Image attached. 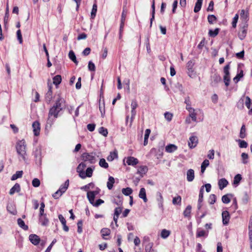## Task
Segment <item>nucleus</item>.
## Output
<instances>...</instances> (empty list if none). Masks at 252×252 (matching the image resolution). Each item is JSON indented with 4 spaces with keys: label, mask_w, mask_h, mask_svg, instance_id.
I'll return each mask as SVG.
<instances>
[{
    "label": "nucleus",
    "mask_w": 252,
    "mask_h": 252,
    "mask_svg": "<svg viewBox=\"0 0 252 252\" xmlns=\"http://www.w3.org/2000/svg\"><path fill=\"white\" fill-rule=\"evenodd\" d=\"M17 153L19 156V160H25L26 159V144L24 140L19 141L16 145Z\"/></svg>",
    "instance_id": "nucleus-1"
},
{
    "label": "nucleus",
    "mask_w": 252,
    "mask_h": 252,
    "mask_svg": "<svg viewBox=\"0 0 252 252\" xmlns=\"http://www.w3.org/2000/svg\"><path fill=\"white\" fill-rule=\"evenodd\" d=\"M60 111H61L57 109L54 106L51 108L49 112L47 124L51 126L54 121V120L52 119V117H53L55 119L57 118Z\"/></svg>",
    "instance_id": "nucleus-2"
},
{
    "label": "nucleus",
    "mask_w": 252,
    "mask_h": 252,
    "mask_svg": "<svg viewBox=\"0 0 252 252\" xmlns=\"http://www.w3.org/2000/svg\"><path fill=\"white\" fill-rule=\"evenodd\" d=\"M81 158L84 161L91 164L94 163L96 161L95 154L93 153H84L82 155Z\"/></svg>",
    "instance_id": "nucleus-3"
},
{
    "label": "nucleus",
    "mask_w": 252,
    "mask_h": 252,
    "mask_svg": "<svg viewBox=\"0 0 252 252\" xmlns=\"http://www.w3.org/2000/svg\"><path fill=\"white\" fill-rule=\"evenodd\" d=\"M229 64L226 65L223 68V72L224 74L223 76V81L224 82L225 85L226 87H228L229 86L230 80V72L229 71Z\"/></svg>",
    "instance_id": "nucleus-4"
},
{
    "label": "nucleus",
    "mask_w": 252,
    "mask_h": 252,
    "mask_svg": "<svg viewBox=\"0 0 252 252\" xmlns=\"http://www.w3.org/2000/svg\"><path fill=\"white\" fill-rule=\"evenodd\" d=\"M248 26V24L247 23H242V26L241 27L238 34L240 39L243 40L246 36Z\"/></svg>",
    "instance_id": "nucleus-5"
},
{
    "label": "nucleus",
    "mask_w": 252,
    "mask_h": 252,
    "mask_svg": "<svg viewBox=\"0 0 252 252\" xmlns=\"http://www.w3.org/2000/svg\"><path fill=\"white\" fill-rule=\"evenodd\" d=\"M53 106L62 111L65 107V101L64 98L59 96L58 99L56 100L55 104Z\"/></svg>",
    "instance_id": "nucleus-6"
},
{
    "label": "nucleus",
    "mask_w": 252,
    "mask_h": 252,
    "mask_svg": "<svg viewBox=\"0 0 252 252\" xmlns=\"http://www.w3.org/2000/svg\"><path fill=\"white\" fill-rule=\"evenodd\" d=\"M198 143V138L195 136H191L188 141V145L190 149L195 148Z\"/></svg>",
    "instance_id": "nucleus-7"
},
{
    "label": "nucleus",
    "mask_w": 252,
    "mask_h": 252,
    "mask_svg": "<svg viewBox=\"0 0 252 252\" xmlns=\"http://www.w3.org/2000/svg\"><path fill=\"white\" fill-rule=\"evenodd\" d=\"M32 127L35 136H38L40 131V124L38 121H35L32 123Z\"/></svg>",
    "instance_id": "nucleus-8"
},
{
    "label": "nucleus",
    "mask_w": 252,
    "mask_h": 252,
    "mask_svg": "<svg viewBox=\"0 0 252 252\" xmlns=\"http://www.w3.org/2000/svg\"><path fill=\"white\" fill-rule=\"evenodd\" d=\"M148 167L145 165H142L138 167L136 174L139 175L140 177H143V176L146 174L148 171Z\"/></svg>",
    "instance_id": "nucleus-9"
},
{
    "label": "nucleus",
    "mask_w": 252,
    "mask_h": 252,
    "mask_svg": "<svg viewBox=\"0 0 252 252\" xmlns=\"http://www.w3.org/2000/svg\"><path fill=\"white\" fill-rule=\"evenodd\" d=\"M222 223L224 225H227L230 218L229 212L227 211H224L222 212Z\"/></svg>",
    "instance_id": "nucleus-10"
},
{
    "label": "nucleus",
    "mask_w": 252,
    "mask_h": 252,
    "mask_svg": "<svg viewBox=\"0 0 252 252\" xmlns=\"http://www.w3.org/2000/svg\"><path fill=\"white\" fill-rule=\"evenodd\" d=\"M126 162L128 165L135 166L138 163L139 161L133 157H128L126 158Z\"/></svg>",
    "instance_id": "nucleus-11"
},
{
    "label": "nucleus",
    "mask_w": 252,
    "mask_h": 252,
    "mask_svg": "<svg viewBox=\"0 0 252 252\" xmlns=\"http://www.w3.org/2000/svg\"><path fill=\"white\" fill-rule=\"evenodd\" d=\"M29 239L31 242L34 245H37L40 241V238L35 234H31L29 236Z\"/></svg>",
    "instance_id": "nucleus-12"
},
{
    "label": "nucleus",
    "mask_w": 252,
    "mask_h": 252,
    "mask_svg": "<svg viewBox=\"0 0 252 252\" xmlns=\"http://www.w3.org/2000/svg\"><path fill=\"white\" fill-rule=\"evenodd\" d=\"M192 207L191 205H189L187 206L186 209L183 212V215L185 218H187L188 220H190L191 218V212Z\"/></svg>",
    "instance_id": "nucleus-13"
},
{
    "label": "nucleus",
    "mask_w": 252,
    "mask_h": 252,
    "mask_svg": "<svg viewBox=\"0 0 252 252\" xmlns=\"http://www.w3.org/2000/svg\"><path fill=\"white\" fill-rule=\"evenodd\" d=\"M240 18L243 20V23H247L249 20V12L244 9L242 10L240 13Z\"/></svg>",
    "instance_id": "nucleus-14"
},
{
    "label": "nucleus",
    "mask_w": 252,
    "mask_h": 252,
    "mask_svg": "<svg viewBox=\"0 0 252 252\" xmlns=\"http://www.w3.org/2000/svg\"><path fill=\"white\" fill-rule=\"evenodd\" d=\"M245 105L250 110L249 111V114H252V103H251V99L248 96L245 97Z\"/></svg>",
    "instance_id": "nucleus-15"
},
{
    "label": "nucleus",
    "mask_w": 252,
    "mask_h": 252,
    "mask_svg": "<svg viewBox=\"0 0 252 252\" xmlns=\"http://www.w3.org/2000/svg\"><path fill=\"white\" fill-rule=\"evenodd\" d=\"M139 197L142 199L144 202L148 201V199L146 196V189L144 188H142L139 193Z\"/></svg>",
    "instance_id": "nucleus-16"
},
{
    "label": "nucleus",
    "mask_w": 252,
    "mask_h": 252,
    "mask_svg": "<svg viewBox=\"0 0 252 252\" xmlns=\"http://www.w3.org/2000/svg\"><path fill=\"white\" fill-rule=\"evenodd\" d=\"M187 179L188 182H192L194 178V171L193 169H190L188 170L187 173Z\"/></svg>",
    "instance_id": "nucleus-17"
},
{
    "label": "nucleus",
    "mask_w": 252,
    "mask_h": 252,
    "mask_svg": "<svg viewBox=\"0 0 252 252\" xmlns=\"http://www.w3.org/2000/svg\"><path fill=\"white\" fill-rule=\"evenodd\" d=\"M228 184V181L225 178H222L219 180L218 185L220 190L226 187Z\"/></svg>",
    "instance_id": "nucleus-18"
},
{
    "label": "nucleus",
    "mask_w": 252,
    "mask_h": 252,
    "mask_svg": "<svg viewBox=\"0 0 252 252\" xmlns=\"http://www.w3.org/2000/svg\"><path fill=\"white\" fill-rule=\"evenodd\" d=\"M194 64V62L191 60L189 61L187 64V67L188 70V74L190 77L191 76L190 74L192 73L193 72V67Z\"/></svg>",
    "instance_id": "nucleus-19"
},
{
    "label": "nucleus",
    "mask_w": 252,
    "mask_h": 252,
    "mask_svg": "<svg viewBox=\"0 0 252 252\" xmlns=\"http://www.w3.org/2000/svg\"><path fill=\"white\" fill-rule=\"evenodd\" d=\"M39 220L41 225L43 226H46L48 224L49 220L46 217V214H43L42 216H39Z\"/></svg>",
    "instance_id": "nucleus-20"
},
{
    "label": "nucleus",
    "mask_w": 252,
    "mask_h": 252,
    "mask_svg": "<svg viewBox=\"0 0 252 252\" xmlns=\"http://www.w3.org/2000/svg\"><path fill=\"white\" fill-rule=\"evenodd\" d=\"M157 200L158 202V205L159 208H162L163 207V198L162 196V194L160 192H157Z\"/></svg>",
    "instance_id": "nucleus-21"
},
{
    "label": "nucleus",
    "mask_w": 252,
    "mask_h": 252,
    "mask_svg": "<svg viewBox=\"0 0 252 252\" xmlns=\"http://www.w3.org/2000/svg\"><path fill=\"white\" fill-rule=\"evenodd\" d=\"M177 149V147L174 144H169L165 147V151L171 153Z\"/></svg>",
    "instance_id": "nucleus-22"
},
{
    "label": "nucleus",
    "mask_w": 252,
    "mask_h": 252,
    "mask_svg": "<svg viewBox=\"0 0 252 252\" xmlns=\"http://www.w3.org/2000/svg\"><path fill=\"white\" fill-rule=\"evenodd\" d=\"M49 81H50V80H49L48 82V91L46 94V99H48L49 101H50V100L52 98V84H49Z\"/></svg>",
    "instance_id": "nucleus-23"
},
{
    "label": "nucleus",
    "mask_w": 252,
    "mask_h": 252,
    "mask_svg": "<svg viewBox=\"0 0 252 252\" xmlns=\"http://www.w3.org/2000/svg\"><path fill=\"white\" fill-rule=\"evenodd\" d=\"M20 191V186L19 184L16 183L14 186L10 189L9 194L10 195L13 194L15 192H19Z\"/></svg>",
    "instance_id": "nucleus-24"
},
{
    "label": "nucleus",
    "mask_w": 252,
    "mask_h": 252,
    "mask_svg": "<svg viewBox=\"0 0 252 252\" xmlns=\"http://www.w3.org/2000/svg\"><path fill=\"white\" fill-rule=\"evenodd\" d=\"M87 196L90 203L91 204H94V198L95 196V195L94 194V192H92L91 191H88Z\"/></svg>",
    "instance_id": "nucleus-25"
},
{
    "label": "nucleus",
    "mask_w": 252,
    "mask_h": 252,
    "mask_svg": "<svg viewBox=\"0 0 252 252\" xmlns=\"http://www.w3.org/2000/svg\"><path fill=\"white\" fill-rule=\"evenodd\" d=\"M203 0H197L194 8V12L197 13L199 12L201 8Z\"/></svg>",
    "instance_id": "nucleus-26"
},
{
    "label": "nucleus",
    "mask_w": 252,
    "mask_h": 252,
    "mask_svg": "<svg viewBox=\"0 0 252 252\" xmlns=\"http://www.w3.org/2000/svg\"><path fill=\"white\" fill-rule=\"evenodd\" d=\"M115 183V179L112 176H109L108 181L107 183V187L109 189H111L113 187V184Z\"/></svg>",
    "instance_id": "nucleus-27"
},
{
    "label": "nucleus",
    "mask_w": 252,
    "mask_h": 252,
    "mask_svg": "<svg viewBox=\"0 0 252 252\" xmlns=\"http://www.w3.org/2000/svg\"><path fill=\"white\" fill-rule=\"evenodd\" d=\"M209 165V161L206 159H205L201 164V172L203 173L207 166Z\"/></svg>",
    "instance_id": "nucleus-28"
},
{
    "label": "nucleus",
    "mask_w": 252,
    "mask_h": 252,
    "mask_svg": "<svg viewBox=\"0 0 252 252\" xmlns=\"http://www.w3.org/2000/svg\"><path fill=\"white\" fill-rule=\"evenodd\" d=\"M244 76L243 71L241 69L240 71V72L237 73L236 76L233 78V81L235 83H237L240 80L241 78H242Z\"/></svg>",
    "instance_id": "nucleus-29"
},
{
    "label": "nucleus",
    "mask_w": 252,
    "mask_h": 252,
    "mask_svg": "<svg viewBox=\"0 0 252 252\" xmlns=\"http://www.w3.org/2000/svg\"><path fill=\"white\" fill-rule=\"evenodd\" d=\"M97 4L96 3H94L93 5V8L92 9L91 13V18L92 19H94L96 16V12H97Z\"/></svg>",
    "instance_id": "nucleus-30"
},
{
    "label": "nucleus",
    "mask_w": 252,
    "mask_h": 252,
    "mask_svg": "<svg viewBox=\"0 0 252 252\" xmlns=\"http://www.w3.org/2000/svg\"><path fill=\"white\" fill-rule=\"evenodd\" d=\"M170 231L163 229L161 230L160 236L163 239H166L170 235Z\"/></svg>",
    "instance_id": "nucleus-31"
},
{
    "label": "nucleus",
    "mask_w": 252,
    "mask_h": 252,
    "mask_svg": "<svg viewBox=\"0 0 252 252\" xmlns=\"http://www.w3.org/2000/svg\"><path fill=\"white\" fill-rule=\"evenodd\" d=\"M101 233L102 237L103 239H106L105 236H107L110 235V230L107 228H103L101 230Z\"/></svg>",
    "instance_id": "nucleus-32"
},
{
    "label": "nucleus",
    "mask_w": 252,
    "mask_h": 252,
    "mask_svg": "<svg viewBox=\"0 0 252 252\" xmlns=\"http://www.w3.org/2000/svg\"><path fill=\"white\" fill-rule=\"evenodd\" d=\"M69 186V180H67L63 185L61 186L59 189L63 193L65 192Z\"/></svg>",
    "instance_id": "nucleus-33"
},
{
    "label": "nucleus",
    "mask_w": 252,
    "mask_h": 252,
    "mask_svg": "<svg viewBox=\"0 0 252 252\" xmlns=\"http://www.w3.org/2000/svg\"><path fill=\"white\" fill-rule=\"evenodd\" d=\"M53 84L56 86H58L59 85L62 81V77L60 75H57L54 76L53 78Z\"/></svg>",
    "instance_id": "nucleus-34"
},
{
    "label": "nucleus",
    "mask_w": 252,
    "mask_h": 252,
    "mask_svg": "<svg viewBox=\"0 0 252 252\" xmlns=\"http://www.w3.org/2000/svg\"><path fill=\"white\" fill-rule=\"evenodd\" d=\"M17 222L19 226L23 228L24 230H28V226L25 224L24 221L20 218L17 220Z\"/></svg>",
    "instance_id": "nucleus-35"
},
{
    "label": "nucleus",
    "mask_w": 252,
    "mask_h": 252,
    "mask_svg": "<svg viewBox=\"0 0 252 252\" xmlns=\"http://www.w3.org/2000/svg\"><path fill=\"white\" fill-rule=\"evenodd\" d=\"M23 172L22 171H16V173L13 174L12 175V176L11 177V180L14 181V180L17 179L18 178L22 177V176L23 175Z\"/></svg>",
    "instance_id": "nucleus-36"
},
{
    "label": "nucleus",
    "mask_w": 252,
    "mask_h": 252,
    "mask_svg": "<svg viewBox=\"0 0 252 252\" xmlns=\"http://www.w3.org/2000/svg\"><path fill=\"white\" fill-rule=\"evenodd\" d=\"M116 198L119 199V201H116V198H114L113 200V202L118 206L122 205L123 203V196L121 195H118L116 196Z\"/></svg>",
    "instance_id": "nucleus-37"
},
{
    "label": "nucleus",
    "mask_w": 252,
    "mask_h": 252,
    "mask_svg": "<svg viewBox=\"0 0 252 252\" xmlns=\"http://www.w3.org/2000/svg\"><path fill=\"white\" fill-rule=\"evenodd\" d=\"M132 189L129 187L124 188L122 189V193L126 196H128L132 193Z\"/></svg>",
    "instance_id": "nucleus-38"
},
{
    "label": "nucleus",
    "mask_w": 252,
    "mask_h": 252,
    "mask_svg": "<svg viewBox=\"0 0 252 252\" xmlns=\"http://www.w3.org/2000/svg\"><path fill=\"white\" fill-rule=\"evenodd\" d=\"M219 31L220 29L219 28H216L214 31L212 30H210L208 32V34L210 36L214 37L218 34Z\"/></svg>",
    "instance_id": "nucleus-39"
},
{
    "label": "nucleus",
    "mask_w": 252,
    "mask_h": 252,
    "mask_svg": "<svg viewBox=\"0 0 252 252\" xmlns=\"http://www.w3.org/2000/svg\"><path fill=\"white\" fill-rule=\"evenodd\" d=\"M152 18H151V22H150V27H152V22L153 20L155 19V0H153V2L152 4Z\"/></svg>",
    "instance_id": "nucleus-40"
},
{
    "label": "nucleus",
    "mask_w": 252,
    "mask_h": 252,
    "mask_svg": "<svg viewBox=\"0 0 252 252\" xmlns=\"http://www.w3.org/2000/svg\"><path fill=\"white\" fill-rule=\"evenodd\" d=\"M70 59L72 61L76 64H77L78 61L76 60L75 55L72 51H70L68 54Z\"/></svg>",
    "instance_id": "nucleus-41"
},
{
    "label": "nucleus",
    "mask_w": 252,
    "mask_h": 252,
    "mask_svg": "<svg viewBox=\"0 0 252 252\" xmlns=\"http://www.w3.org/2000/svg\"><path fill=\"white\" fill-rule=\"evenodd\" d=\"M236 141L238 142L240 148H246L248 147V143L244 140L238 139Z\"/></svg>",
    "instance_id": "nucleus-42"
},
{
    "label": "nucleus",
    "mask_w": 252,
    "mask_h": 252,
    "mask_svg": "<svg viewBox=\"0 0 252 252\" xmlns=\"http://www.w3.org/2000/svg\"><path fill=\"white\" fill-rule=\"evenodd\" d=\"M99 165L104 168H107L108 167V164L106 162L104 158H101L99 162Z\"/></svg>",
    "instance_id": "nucleus-43"
},
{
    "label": "nucleus",
    "mask_w": 252,
    "mask_h": 252,
    "mask_svg": "<svg viewBox=\"0 0 252 252\" xmlns=\"http://www.w3.org/2000/svg\"><path fill=\"white\" fill-rule=\"evenodd\" d=\"M241 180H242L241 175L239 174H237L234 177V180H233V184H234V185L239 184Z\"/></svg>",
    "instance_id": "nucleus-44"
},
{
    "label": "nucleus",
    "mask_w": 252,
    "mask_h": 252,
    "mask_svg": "<svg viewBox=\"0 0 252 252\" xmlns=\"http://www.w3.org/2000/svg\"><path fill=\"white\" fill-rule=\"evenodd\" d=\"M117 154L115 152H111L107 159L108 161H111L117 158Z\"/></svg>",
    "instance_id": "nucleus-45"
},
{
    "label": "nucleus",
    "mask_w": 252,
    "mask_h": 252,
    "mask_svg": "<svg viewBox=\"0 0 252 252\" xmlns=\"http://www.w3.org/2000/svg\"><path fill=\"white\" fill-rule=\"evenodd\" d=\"M246 135V127L245 126L243 125L241 128L239 136L241 138H244Z\"/></svg>",
    "instance_id": "nucleus-46"
},
{
    "label": "nucleus",
    "mask_w": 252,
    "mask_h": 252,
    "mask_svg": "<svg viewBox=\"0 0 252 252\" xmlns=\"http://www.w3.org/2000/svg\"><path fill=\"white\" fill-rule=\"evenodd\" d=\"M182 198L180 196L178 195L177 197L173 198L172 203L173 204H181Z\"/></svg>",
    "instance_id": "nucleus-47"
},
{
    "label": "nucleus",
    "mask_w": 252,
    "mask_h": 252,
    "mask_svg": "<svg viewBox=\"0 0 252 252\" xmlns=\"http://www.w3.org/2000/svg\"><path fill=\"white\" fill-rule=\"evenodd\" d=\"M207 235V232L203 230H198L197 231L196 237H201Z\"/></svg>",
    "instance_id": "nucleus-48"
},
{
    "label": "nucleus",
    "mask_w": 252,
    "mask_h": 252,
    "mask_svg": "<svg viewBox=\"0 0 252 252\" xmlns=\"http://www.w3.org/2000/svg\"><path fill=\"white\" fill-rule=\"evenodd\" d=\"M94 186V184L93 183H90L82 187L81 188V189L82 190H84L86 191H88L91 188H93Z\"/></svg>",
    "instance_id": "nucleus-49"
},
{
    "label": "nucleus",
    "mask_w": 252,
    "mask_h": 252,
    "mask_svg": "<svg viewBox=\"0 0 252 252\" xmlns=\"http://www.w3.org/2000/svg\"><path fill=\"white\" fill-rule=\"evenodd\" d=\"M204 186H202L199 191V198L198 202L199 203H201L203 201V192H204V189H203Z\"/></svg>",
    "instance_id": "nucleus-50"
},
{
    "label": "nucleus",
    "mask_w": 252,
    "mask_h": 252,
    "mask_svg": "<svg viewBox=\"0 0 252 252\" xmlns=\"http://www.w3.org/2000/svg\"><path fill=\"white\" fill-rule=\"evenodd\" d=\"M216 20L217 18L214 15H210L208 16V22L211 24H213L216 21Z\"/></svg>",
    "instance_id": "nucleus-51"
},
{
    "label": "nucleus",
    "mask_w": 252,
    "mask_h": 252,
    "mask_svg": "<svg viewBox=\"0 0 252 252\" xmlns=\"http://www.w3.org/2000/svg\"><path fill=\"white\" fill-rule=\"evenodd\" d=\"M248 155L245 153H243L241 155V158L242 159V163L246 164L248 163Z\"/></svg>",
    "instance_id": "nucleus-52"
},
{
    "label": "nucleus",
    "mask_w": 252,
    "mask_h": 252,
    "mask_svg": "<svg viewBox=\"0 0 252 252\" xmlns=\"http://www.w3.org/2000/svg\"><path fill=\"white\" fill-rule=\"evenodd\" d=\"M8 18H9V9H8V6L7 4L6 9L5 16L4 17V23L5 25H6L8 21Z\"/></svg>",
    "instance_id": "nucleus-53"
},
{
    "label": "nucleus",
    "mask_w": 252,
    "mask_h": 252,
    "mask_svg": "<svg viewBox=\"0 0 252 252\" xmlns=\"http://www.w3.org/2000/svg\"><path fill=\"white\" fill-rule=\"evenodd\" d=\"M164 118L167 121L170 122L172 119L173 114L168 112H166L164 113Z\"/></svg>",
    "instance_id": "nucleus-54"
},
{
    "label": "nucleus",
    "mask_w": 252,
    "mask_h": 252,
    "mask_svg": "<svg viewBox=\"0 0 252 252\" xmlns=\"http://www.w3.org/2000/svg\"><path fill=\"white\" fill-rule=\"evenodd\" d=\"M216 201V196L214 194H212L210 195L209 198V202L210 204H214Z\"/></svg>",
    "instance_id": "nucleus-55"
},
{
    "label": "nucleus",
    "mask_w": 252,
    "mask_h": 252,
    "mask_svg": "<svg viewBox=\"0 0 252 252\" xmlns=\"http://www.w3.org/2000/svg\"><path fill=\"white\" fill-rule=\"evenodd\" d=\"M229 194L224 195L222 196L221 200L223 203L227 204L230 202V199L228 197Z\"/></svg>",
    "instance_id": "nucleus-56"
},
{
    "label": "nucleus",
    "mask_w": 252,
    "mask_h": 252,
    "mask_svg": "<svg viewBox=\"0 0 252 252\" xmlns=\"http://www.w3.org/2000/svg\"><path fill=\"white\" fill-rule=\"evenodd\" d=\"M189 116L191 118V120L194 122L197 121L196 113H195V110L189 112Z\"/></svg>",
    "instance_id": "nucleus-57"
},
{
    "label": "nucleus",
    "mask_w": 252,
    "mask_h": 252,
    "mask_svg": "<svg viewBox=\"0 0 252 252\" xmlns=\"http://www.w3.org/2000/svg\"><path fill=\"white\" fill-rule=\"evenodd\" d=\"M239 18V15L238 14H235V16L233 18V21L232 22V26L233 28H235L236 27V24L238 22Z\"/></svg>",
    "instance_id": "nucleus-58"
},
{
    "label": "nucleus",
    "mask_w": 252,
    "mask_h": 252,
    "mask_svg": "<svg viewBox=\"0 0 252 252\" xmlns=\"http://www.w3.org/2000/svg\"><path fill=\"white\" fill-rule=\"evenodd\" d=\"M40 182L37 178H34L32 181V185L35 188L38 187L40 186Z\"/></svg>",
    "instance_id": "nucleus-59"
},
{
    "label": "nucleus",
    "mask_w": 252,
    "mask_h": 252,
    "mask_svg": "<svg viewBox=\"0 0 252 252\" xmlns=\"http://www.w3.org/2000/svg\"><path fill=\"white\" fill-rule=\"evenodd\" d=\"M99 132L104 136H106L108 134V131L107 129L103 127H101L99 128Z\"/></svg>",
    "instance_id": "nucleus-60"
},
{
    "label": "nucleus",
    "mask_w": 252,
    "mask_h": 252,
    "mask_svg": "<svg viewBox=\"0 0 252 252\" xmlns=\"http://www.w3.org/2000/svg\"><path fill=\"white\" fill-rule=\"evenodd\" d=\"M249 235H252V215L250 217V221L249 222Z\"/></svg>",
    "instance_id": "nucleus-61"
},
{
    "label": "nucleus",
    "mask_w": 252,
    "mask_h": 252,
    "mask_svg": "<svg viewBox=\"0 0 252 252\" xmlns=\"http://www.w3.org/2000/svg\"><path fill=\"white\" fill-rule=\"evenodd\" d=\"M88 69L91 71H94L95 70V66L94 64L92 62L90 61L88 63Z\"/></svg>",
    "instance_id": "nucleus-62"
},
{
    "label": "nucleus",
    "mask_w": 252,
    "mask_h": 252,
    "mask_svg": "<svg viewBox=\"0 0 252 252\" xmlns=\"http://www.w3.org/2000/svg\"><path fill=\"white\" fill-rule=\"evenodd\" d=\"M63 193L59 189L56 192L53 194V197L55 199H58L62 196Z\"/></svg>",
    "instance_id": "nucleus-63"
},
{
    "label": "nucleus",
    "mask_w": 252,
    "mask_h": 252,
    "mask_svg": "<svg viewBox=\"0 0 252 252\" xmlns=\"http://www.w3.org/2000/svg\"><path fill=\"white\" fill-rule=\"evenodd\" d=\"M126 10L125 8V7L123 8V11L122 13V16H121V22H125L126 17Z\"/></svg>",
    "instance_id": "nucleus-64"
}]
</instances>
